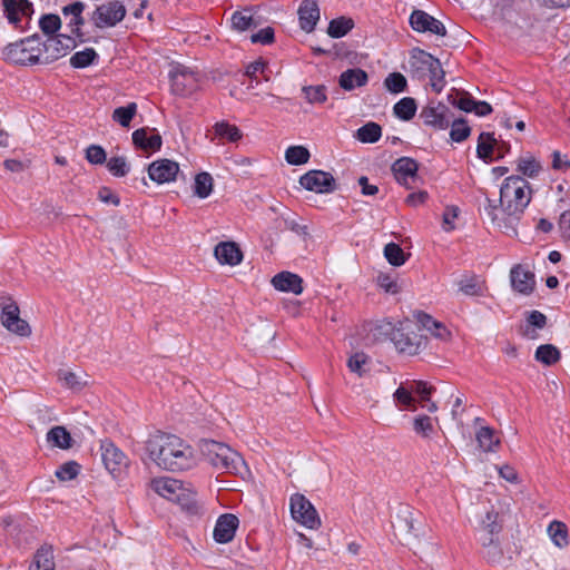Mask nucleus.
Segmentation results:
<instances>
[{
    "label": "nucleus",
    "instance_id": "f257e3e1",
    "mask_svg": "<svg viewBox=\"0 0 570 570\" xmlns=\"http://www.w3.org/2000/svg\"><path fill=\"white\" fill-rule=\"evenodd\" d=\"M530 200L529 183L521 176H510L500 188L499 205L488 200L484 212L493 226L507 234H515L517 225Z\"/></svg>",
    "mask_w": 570,
    "mask_h": 570
},
{
    "label": "nucleus",
    "instance_id": "f03ea898",
    "mask_svg": "<svg viewBox=\"0 0 570 570\" xmlns=\"http://www.w3.org/2000/svg\"><path fill=\"white\" fill-rule=\"evenodd\" d=\"M142 461L171 472L190 470L196 466L197 458L190 444L181 438L156 432L150 434L144 445Z\"/></svg>",
    "mask_w": 570,
    "mask_h": 570
},
{
    "label": "nucleus",
    "instance_id": "7ed1b4c3",
    "mask_svg": "<svg viewBox=\"0 0 570 570\" xmlns=\"http://www.w3.org/2000/svg\"><path fill=\"white\" fill-rule=\"evenodd\" d=\"M198 450L202 458L217 471L236 475L246 472L243 458L226 443L205 439L199 441Z\"/></svg>",
    "mask_w": 570,
    "mask_h": 570
},
{
    "label": "nucleus",
    "instance_id": "20e7f679",
    "mask_svg": "<svg viewBox=\"0 0 570 570\" xmlns=\"http://www.w3.org/2000/svg\"><path fill=\"white\" fill-rule=\"evenodd\" d=\"M410 66L417 78L429 77L430 86L435 92H441L445 86V72L439 59L431 53L414 48L411 51Z\"/></svg>",
    "mask_w": 570,
    "mask_h": 570
},
{
    "label": "nucleus",
    "instance_id": "39448f33",
    "mask_svg": "<svg viewBox=\"0 0 570 570\" xmlns=\"http://www.w3.org/2000/svg\"><path fill=\"white\" fill-rule=\"evenodd\" d=\"M42 52V42L37 36L10 43L3 49L4 59L16 65L36 63Z\"/></svg>",
    "mask_w": 570,
    "mask_h": 570
},
{
    "label": "nucleus",
    "instance_id": "423d86ee",
    "mask_svg": "<svg viewBox=\"0 0 570 570\" xmlns=\"http://www.w3.org/2000/svg\"><path fill=\"white\" fill-rule=\"evenodd\" d=\"M151 489L160 497L180 504L183 508L190 509L193 502V492L186 489L181 481L169 478H156L150 483Z\"/></svg>",
    "mask_w": 570,
    "mask_h": 570
},
{
    "label": "nucleus",
    "instance_id": "0eeeda50",
    "mask_svg": "<svg viewBox=\"0 0 570 570\" xmlns=\"http://www.w3.org/2000/svg\"><path fill=\"white\" fill-rule=\"evenodd\" d=\"M392 341L399 352L407 355H415L426 346V337L409 322L393 331Z\"/></svg>",
    "mask_w": 570,
    "mask_h": 570
},
{
    "label": "nucleus",
    "instance_id": "6e6552de",
    "mask_svg": "<svg viewBox=\"0 0 570 570\" xmlns=\"http://www.w3.org/2000/svg\"><path fill=\"white\" fill-rule=\"evenodd\" d=\"M508 511L509 503L504 499H489L480 515L479 529L482 534H499L502 529V517Z\"/></svg>",
    "mask_w": 570,
    "mask_h": 570
},
{
    "label": "nucleus",
    "instance_id": "1a4fd4ad",
    "mask_svg": "<svg viewBox=\"0 0 570 570\" xmlns=\"http://www.w3.org/2000/svg\"><path fill=\"white\" fill-rule=\"evenodd\" d=\"M289 510L293 520L306 529L317 530L322 524L314 505L301 493H295L291 497Z\"/></svg>",
    "mask_w": 570,
    "mask_h": 570
},
{
    "label": "nucleus",
    "instance_id": "9d476101",
    "mask_svg": "<svg viewBox=\"0 0 570 570\" xmlns=\"http://www.w3.org/2000/svg\"><path fill=\"white\" fill-rule=\"evenodd\" d=\"M125 16V6L118 0H112L96 8L92 13V21L99 29L111 28L122 21Z\"/></svg>",
    "mask_w": 570,
    "mask_h": 570
},
{
    "label": "nucleus",
    "instance_id": "9b49d317",
    "mask_svg": "<svg viewBox=\"0 0 570 570\" xmlns=\"http://www.w3.org/2000/svg\"><path fill=\"white\" fill-rule=\"evenodd\" d=\"M173 91L180 96H189L200 87V77L197 72L177 67L170 73Z\"/></svg>",
    "mask_w": 570,
    "mask_h": 570
},
{
    "label": "nucleus",
    "instance_id": "f8f14e48",
    "mask_svg": "<svg viewBox=\"0 0 570 570\" xmlns=\"http://www.w3.org/2000/svg\"><path fill=\"white\" fill-rule=\"evenodd\" d=\"M1 323L11 333L27 337L31 334V327L20 317V309L14 302H9L2 306Z\"/></svg>",
    "mask_w": 570,
    "mask_h": 570
},
{
    "label": "nucleus",
    "instance_id": "ddd939ff",
    "mask_svg": "<svg viewBox=\"0 0 570 570\" xmlns=\"http://www.w3.org/2000/svg\"><path fill=\"white\" fill-rule=\"evenodd\" d=\"M299 184L317 194L332 193L336 186L334 177L323 170H309L299 178Z\"/></svg>",
    "mask_w": 570,
    "mask_h": 570
},
{
    "label": "nucleus",
    "instance_id": "4468645a",
    "mask_svg": "<svg viewBox=\"0 0 570 570\" xmlns=\"http://www.w3.org/2000/svg\"><path fill=\"white\" fill-rule=\"evenodd\" d=\"M421 118L426 126L443 130L450 126L452 115L445 105L439 102L424 107L421 111Z\"/></svg>",
    "mask_w": 570,
    "mask_h": 570
},
{
    "label": "nucleus",
    "instance_id": "2eb2a0df",
    "mask_svg": "<svg viewBox=\"0 0 570 570\" xmlns=\"http://www.w3.org/2000/svg\"><path fill=\"white\" fill-rule=\"evenodd\" d=\"M410 24L416 32H431L441 37L446 35L444 24L423 10H414L411 13Z\"/></svg>",
    "mask_w": 570,
    "mask_h": 570
},
{
    "label": "nucleus",
    "instance_id": "dca6fc26",
    "mask_svg": "<svg viewBox=\"0 0 570 570\" xmlns=\"http://www.w3.org/2000/svg\"><path fill=\"white\" fill-rule=\"evenodd\" d=\"M149 178L157 184L174 181L179 173L178 163L170 159H157L148 166Z\"/></svg>",
    "mask_w": 570,
    "mask_h": 570
},
{
    "label": "nucleus",
    "instance_id": "f3484780",
    "mask_svg": "<svg viewBox=\"0 0 570 570\" xmlns=\"http://www.w3.org/2000/svg\"><path fill=\"white\" fill-rule=\"evenodd\" d=\"M76 47V40L71 36L57 35L50 36L45 43H42V51L47 55V60H57L66 56L70 50Z\"/></svg>",
    "mask_w": 570,
    "mask_h": 570
},
{
    "label": "nucleus",
    "instance_id": "a211bd4d",
    "mask_svg": "<svg viewBox=\"0 0 570 570\" xmlns=\"http://www.w3.org/2000/svg\"><path fill=\"white\" fill-rule=\"evenodd\" d=\"M482 546V557L490 564H502L505 560H511L512 557L505 558L501 548L498 534H481L480 538Z\"/></svg>",
    "mask_w": 570,
    "mask_h": 570
},
{
    "label": "nucleus",
    "instance_id": "6ab92c4d",
    "mask_svg": "<svg viewBox=\"0 0 570 570\" xmlns=\"http://www.w3.org/2000/svg\"><path fill=\"white\" fill-rule=\"evenodd\" d=\"M510 282L512 288L523 295H529L535 286L534 274L523 265H515L510 271Z\"/></svg>",
    "mask_w": 570,
    "mask_h": 570
},
{
    "label": "nucleus",
    "instance_id": "aec40b11",
    "mask_svg": "<svg viewBox=\"0 0 570 570\" xmlns=\"http://www.w3.org/2000/svg\"><path fill=\"white\" fill-rule=\"evenodd\" d=\"M101 456L106 469L111 473L120 472L127 466L126 455L111 442L101 444Z\"/></svg>",
    "mask_w": 570,
    "mask_h": 570
},
{
    "label": "nucleus",
    "instance_id": "412c9836",
    "mask_svg": "<svg viewBox=\"0 0 570 570\" xmlns=\"http://www.w3.org/2000/svg\"><path fill=\"white\" fill-rule=\"evenodd\" d=\"M237 527L238 519L236 515L230 513L220 515L214 529V539L218 543H227L232 541L234 539Z\"/></svg>",
    "mask_w": 570,
    "mask_h": 570
},
{
    "label": "nucleus",
    "instance_id": "4be33fe9",
    "mask_svg": "<svg viewBox=\"0 0 570 570\" xmlns=\"http://www.w3.org/2000/svg\"><path fill=\"white\" fill-rule=\"evenodd\" d=\"M132 142L145 151H157L163 141L156 129L140 128L132 132Z\"/></svg>",
    "mask_w": 570,
    "mask_h": 570
},
{
    "label": "nucleus",
    "instance_id": "5701e85b",
    "mask_svg": "<svg viewBox=\"0 0 570 570\" xmlns=\"http://www.w3.org/2000/svg\"><path fill=\"white\" fill-rule=\"evenodd\" d=\"M214 255L220 264L236 266L243 261V253L234 242H220L215 246Z\"/></svg>",
    "mask_w": 570,
    "mask_h": 570
},
{
    "label": "nucleus",
    "instance_id": "b1692460",
    "mask_svg": "<svg viewBox=\"0 0 570 570\" xmlns=\"http://www.w3.org/2000/svg\"><path fill=\"white\" fill-rule=\"evenodd\" d=\"M392 170L395 179L400 184L409 187L411 181L416 177L417 164L412 158L403 157L393 164Z\"/></svg>",
    "mask_w": 570,
    "mask_h": 570
},
{
    "label": "nucleus",
    "instance_id": "393cba45",
    "mask_svg": "<svg viewBox=\"0 0 570 570\" xmlns=\"http://www.w3.org/2000/svg\"><path fill=\"white\" fill-rule=\"evenodd\" d=\"M303 279L291 272H281L272 278V285L281 292L299 295L303 292Z\"/></svg>",
    "mask_w": 570,
    "mask_h": 570
},
{
    "label": "nucleus",
    "instance_id": "a878e982",
    "mask_svg": "<svg viewBox=\"0 0 570 570\" xmlns=\"http://www.w3.org/2000/svg\"><path fill=\"white\" fill-rule=\"evenodd\" d=\"M301 28L312 32L320 20V9L315 0H304L298 9Z\"/></svg>",
    "mask_w": 570,
    "mask_h": 570
},
{
    "label": "nucleus",
    "instance_id": "bb28decb",
    "mask_svg": "<svg viewBox=\"0 0 570 570\" xmlns=\"http://www.w3.org/2000/svg\"><path fill=\"white\" fill-rule=\"evenodd\" d=\"M85 10V3L82 1H75L68 6L62 8V14L65 18H69L68 26L71 30V33L80 37V28L83 26L85 20L82 17V12Z\"/></svg>",
    "mask_w": 570,
    "mask_h": 570
},
{
    "label": "nucleus",
    "instance_id": "cd10ccee",
    "mask_svg": "<svg viewBox=\"0 0 570 570\" xmlns=\"http://www.w3.org/2000/svg\"><path fill=\"white\" fill-rule=\"evenodd\" d=\"M547 534L552 544L560 550L568 548L570 544L569 529L562 521H551L547 527Z\"/></svg>",
    "mask_w": 570,
    "mask_h": 570
},
{
    "label": "nucleus",
    "instance_id": "c85d7f7f",
    "mask_svg": "<svg viewBox=\"0 0 570 570\" xmlns=\"http://www.w3.org/2000/svg\"><path fill=\"white\" fill-rule=\"evenodd\" d=\"M367 73L360 68H352L343 71L338 78L341 88L346 91L354 90L367 83Z\"/></svg>",
    "mask_w": 570,
    "mask_h": 570
},
{
    "label": "nucleus",
    "instance_id": "c756f323",
    "mask_svg": "<svg viewBox=\"0 0 570 570\" xmlns=\"http://www.w3.org/2000/svg\"><path fill=\"white\" fill-rule=\"evenodd\" d=\"M58 380L69 390L78 392L88 384V375L83 372H73L70 370H60Z\"/></svg>",
    "mask_w": 570,
    "mask_h": 570
},
{
    "label": "nucleus",
    "instance_id": "7c9ffc66",
    "mask_svg": "<svg viewBox=\"0 0 570 570\" xmlns=\"http://www.w3.org/2000/svg\"><path fill=\"white\" fill-rule=\"evenodd\" d=\"M434 422H438L436 417L419 414L412 421L413 432L423 440H430L435 433Z\"/></svg>",
    "mask_w": 570,
    "mask_h": 570
},
{
    "label": "nucleus",
    "instance_id": "2f4dec72",
    "mask_svg": "<svg viewBox=\"0 0 570 570\" xmlns=\"http://www.w3.org/2000/svg\"><path fill=\"white\" fill-rule=\"evenodd\" d=\"M346 365L352 373L363 377L370 372L371 358L364 352H355L350 355Z\"/></svg>",
    "mask_w": 570,
    "mask_h": 570
},
{
    "label": "nucleus",
    "instance_id": "473e14b6",
    "mask_svg": "<svg viewBox=\"0 0 570 570\" xmlns=\"http://www.w3.org/2000/svg\"><path fill=\"white\" fill-rule=\"evenodd\" d=\"M479 448L484 452H495L500 445V439L494 435V430L482 426L475 434Z\"/></svg>",
    "mask_w": 570,
    "mask_h": 570
},
{
    "label": "nucleus",
    "instance_id": "72a5a7b5",
    "mask_svg": "<svg viewBox=\"0 0 570 570\" xmlns=\"http://www.w3.org/2000/svg\"><path fill=\"white\" fill-rule=\"evenodd\" d=\"M29 570H56L52 549L50 547H41L36 552Z\"/></svg>",
    "mask_w": 570,
    "mask_h": 570
},
{
    "label": "nucleus",
    "instance_id": "f704fd0d",
    "mask_svg": "<svg viewBox=\"0 0 570 570\" xmlns=\"http://www.w3.org/2000/svg\"><path fill=\"white\" fill-rule=\"evenodd\" d=\"M393 399L395 401L396 406L401 411L416 410V400L413 396L411 387H406L403 384H401L393 393Z\"/></svg>",
    "mask_w": 570,
    "mask_h": 570
},
{
    "label": "nucleus",
    "instance_id": "c9c22d12",
    "mask_svg": "<svg viewBox=\"0 0 570 570\" xmlns=\"http://www.w3.org/2000/svg\"><path fill=\"white\" fill-rule=\"evenodd\" d=\"M47 442L59 449H69L71 448V435L63 426H55L49 430L47 433Z\"/></svg>",
    "mask_w": 570,
    "mask_h": 570
},
{
    "label": "nucleus",
    "instance_id": "e433bc0d",
    "mask_svg": "<svg viewBox=\"0 0 570 570\" xmlns=\"http://www.w3.org/2000/svg\"><path fill=\"white\" fill-rule=\"evenodd\" d=\"M382 136V128L379 124L370 121L358 128L355 138L364 144L376 142Z\"/></svg>",
    "mask_w": 570,
    "mask_h": 570
},
{
    "label": "nucleus",
    "instance_id": "4c0bfd02",
    "mask_svg": "<svg viewBox=\"0 0 570 570\" xmlns=\"http://www.w3.org/2000/svg\"><path fill=\"white\" fill-rule=\"evenodd\" d=\"M232 27L234 30L243 32L248 30L252 26H256L252 9L245 8L239 11H235L230 18Z\"/></svg>",
    "mask_w": 570,
    "mask_h": 570
},
{
    "label": "nucleus",
    "instance_id": "58836bf2",
    "mask_svg": "<svg viewBox=\"0 0 570 570\" xmlns=\"http://www.w3.org/2000/svg\"><path fill=\"white\" fill-rule=\"evenodd\" d=\"M214 187V179L210 174L203 171L196 175L194 183V193L199 198H207Z\"/></svg>",
    "mask_w": 570,
    "mask_h": 570
},
{
    "label": "nucleus",
    "instance_id": "ea45409f",
    "mask_svg": "<svg viewBox=\"0 0 570 570\" xmlns=\"http://www.w3.org/2000/svg\"><path fill=\"white\" fill-rule=\"evenodd\" d=\"M394 114L402 120H410L416 112V104L413 98L405 97L394 105Z\"/></svg>",
    "mask_w": 570,
    "mask_h": 570
},
{
    "label": "nucleus",
    "instance_id": "a19ab883",
    "mask_svg": "<svg viewBox=\"0 0 570 570\" xmlns=\"http://www.w3.org/2000/svg\"><path fill=\"white\" fill-rule=\"evenodd\" d=\"M354 26V22L350 18L341 17L337 19H333L327 29V33L332 38H341L344 37Z\"/></svg>",
    "mask_w": 570,
    "mask_h": 570
},
{
    "label": "nucleus",
    "instance_id": "79ce46f5",
    "mask_svg": "<svg viewBox=\"0 0 570 570\" xmlns=\"http://www.w3.org/2000/svg\"><path fill=\"white\" fill-rule=\"evenodd\" d=\"M309 151L304 146H291L285 151V159L291 165H303L309 159Z\"/></svg>",
    "mask_w": 570,
    "mask_h": 570
},
{
    "label": "nucleus",
    "instance_id": "37998d69",
    "mask_svg": "<svg viewBox=\"0 0 570 570\" xmlns=\"http://www.w3.org/2000/svg\"><path fill=\"white\" fill-rule=\"evenodd\" d=\"M137 111V105L130 102L125 107H118L112 112V119L122 127H129V124Z\"/></svg>",
    "mask_w": 570,
    "mask_h": 570
},
{
    "label": "nucleus",
    "instance_id": "c03bdc74",
    "mask_svg": "<svg viewBox=\"0 0 570 570\" xmlns=\"http://www.w3.org/2000/svg\"><path fill=\"white\" fill-rule=\"evenodd\" d=\"M535 358L546 365H551L560 358V352L551 344L541 345L535 351Z\"/></svg>",
    "mask_w": 570,
    "mask_h": 570
},
{
    "label": "nucleus",
    "instance_id": "a18cd8bd",
    "mask_svg": "<svg viewBox=\"0 0 570 570\" xmlns=\"http://www.w3.org/2000/svg\"><path fill=\"white\" fill-rule=\"evenodd\" d=\"M98 57L97 52L92 48H86L82 51H78L70 58V65L75 68H85L91 65Z\"/></svg>",
    "mask_w": 570,
    "mask_h": 570
},
{
    "label": "nucleus",
    "instance_id": "49530a36",
    "mask_svg": "<svg viewBox=\"0 0 570 570\" xmlns=\"http://www.w3.org/2000/svg\"><path fill=\"white\" fill-rule=\"evenodd\" d=\"M384 256L393 266H401L406 262L403 249L395 243H389L385 245Z\"/></svg>",
    "mask_w": 570,
    "mask_h": 570
},
{
    "label": "nucleus",
    "instance_id": "de8ad7c7",
    "mask_svg": "<svg viewBox=\"0 0 570 570\" xmlns=\"http://www.w3.org/2000/svg\"><path fill=\"white\" fill-rule=\"evenodd\" d=\"M303 94L305 99L313 105H321L327 100L326 88L323 85L304 87Z\"/></svg>",
    "mask_w": 570,
    "mask_h": 570
},
{
    "label": "nucleus",
    "instance_id": "09e8293b",
    "mask_svg": "<svg viewBox=\"0 0 570 570\" xmlns=\"http://www.w3.org/2000/svg\"><path fill=\"white\" fill-rule=\"evenodd\" d=\"M450 125H451L450 137L453 141L461 142L470 136L471 129L463 119L453 120L451 118Z\"/></svg>",
    "mask_w": 570,
    "mask_h": 570
},
{
    "label": "nucleus",
    "instance_id": "8fccbe9b",
    "mask_svg": "<svg viewBox=\"0 0 570 570\" xmlns=\"http://www.w3.org/2000/svg\"><path fill=\"white\" fill-rule=\"evenodd\" d=\"M406 85V78L400 72H392L384 80L385 88L392 94L403 92Z\"/></svg>",
    "mask_w": 570,
    "mask_h": 570
},
{
    "label": "nucleus",
    "instance_id": "3c124183",
    "mask_svg": "<svg viewBox=\"0 0 570 570\" xmlns=\"http://www.w3.org/2000/svg\"><path fill=\"white\" fill-rule=\"evenodd\" d=\"M517 170L527 177L533 178L541 170V166L533 157H524L518 160Z\"/></svg>",
    "mask_w": 570,
    "mask_h": 570
},
{
    "label": "nucleus",
    "instance_id": "603ef678",
    "mask_svg": "<svg viewBox=\"0 0 570 570\" xmlns=\"http://www.w3.org/2000/svg\"><path fill=\"white\" fill-rule=\"evenodd\" d=\"M214 130L217 136L227 138L230 141H237L242 138L240 130L236 126L228 122H217L214 126Z\"/></svg>",
    "mask_w": 570,
    "mask_h": 570
},
{
    "label": "nucleus",
    "instance_id": "864d4df0",
    "mask_svg": "<svg viewBox=\"0 0 570 570\" xmlns=\"http://www.w3.org/2000/svg\"><path fill=\"white\" fill-rule=\"evenodd\" d=\"M493 137L488 132H482L479 136L476 153L482 159H488L493 153Z\"/></svg>",
    "mask_w": 570,
    "mask_h": 570
},
{
    "label": "nucleus",
    "instance_id": "5fc2aeb1",
    "mask_svg": "<svg viewBox=\"0 0 570 570\" xmlns=\"http://www.w3.org/2000/svg\"><path fill=\"white\" fill-rule=\"evenodd\" d=\"M107 168L117 177H124L129 171V166L124 157H111L107 161Z\"/></svg>",
    "mask_w": 570,
    "mask_h": 570
},
{
    "label": "nucleus",
    "instance_id": "6e6d98bb",
    "mask_svg": "<svg viewBox=\"0 0 570 570\" xmlns=\"http://www.w3.org/2000/svg\"><path fill=\"white\" fill-rule=\"evenodd\" d=\"M61 27V20L57 14H46L40 19L41 30L50 36H53Z\"/></svg>",
    "mask_w": 570,
    "mask_h": 570
},
{
    "label": "nucleus",
    "instance_id": "4d7b16f0",
    "mask_svg": "<svg viewBox=\"0 0 570 570\" xmlns=\"http://www.w3.org/2000/svg\"><path fill=\"white\" fill-rule=\"evenodd\" d=\"M460 213L459 207L449 205L445 207L442 215V228L444 232H452L455 228L454 220L458 218Z\"/></svg>",
    "mask_w": 570,
    "mask_h": 570
},
{
    "label": "nucleus",
    "instance_id": "13d9d810",
    "mask_svg": "<svg viewBox=\"0 0 570 570\" xmlns=\"http://www.w3.org/2000/svg\"><path fill=\"white\" fill-rule=\"evenodd\" d=\"M79 473V465L76 462H67L62 464L57 471L56 476L60 481H69L77 476Z\"/></svg>",
    "mask_w": 570,
    "mask_h": 570
},
{
    "label": "nucleus",
    "instance_id": "bf43d9fd",
    "mask_svg": "<svg viewBox=\"0 0 570 570\" xmlns=\"http://www.w3.org/2000/svg\"><path fill=\"white\" fill-rule=\"evenodd\" d=\"M86 158L90 164L101 165L106 161V151L98 145H91L86 150Z\"/></svg>",
    "mask_w": 570,
    "mask_h": 570
},
{
    "label": "nucleus",
    "instance_id": "052dcab7",
    "mask_svg": "<svg viewBox=\"0 0 570 570\" xmlns=\"http://www.w3.org/2000/svg\"><path fill=\"white\" fill-rule=\"evenodd\" d=\"M459 289L468 296H476L481 294V286L473 277L461 279L459 282Z\"/></svg>",
    "mask_w": 570,
    "mask_h": 570
},
{
    "label": "nucleus",
    "instance_id": "680f3d73",
    "mask_svg": "<svg viewBox=\"0 0 570 570\" xmlns=\"http://www.w3.org/2000/svg\"><path fill=\"white\" fill-rule=\"evenodd\" d=\"M250 41L253 43L259 42L263 45L272 43L274 41V29L271 27H266V28L259 30L258 32L253 33L250 36Z\"/></svg>",
    "mask_w": 570,
    "mask_h": 570
},
{
    "label": "nucleus",
    "instance_id": "e2e57ef3",
    "mask_svg": "<svg viewBox=\"0 0 570 570\" xmlns=\"http://www.w3.org/2000/svg\"><path fill=\"white\" fill-rule=\"evenodd\" d=\"M410 387L412 393H416L420 396L421 401L430 402V395L433 387L430 386L426 382L416 381Z\"/></svg>",
    "mask_w": 570,
    "mask_h": 570
},
{
    "label": "nucleus",
    "instance_id": "0e129e2a",
    "mask_svg": "<svg viewBox=\"0 0 570 570\" xmlns=\"http://www.w3.org/2000/svg\"><path fill=\"white\" fill-rule=\"evenodd\" d=\"M2 3L8 20L17 24L20 21L21 13L17 8L18 6H16V0H2Z\"/></svg>",
    "mask_w": 570,
    "mask_h": 570
},
{
    "label": "nucleus",
    "instance_id": "69168bd1",
    "mask_svg": "<svg viewBox=\"0 0 570 570\" xmlns=\"http://www.w3.org/2000/svg\"><path fill=\"white\" fill-rule=\"evenodd\" d=\"M498 472H499V475L509 483L518 484L520 482L519 474H518L517 470L509 464L499 466Z\"/></svg>",
    "mask_w": 570,
    "mask_h": 570
},
{
    "label": "nucleus",
    "instance_id": "338daca9",
    "mask_svg": "<svg viewBox=\"0 0 570 570\" xmlns=\"http://www.w3.org/2000/svg\"><path fill=\"white\" fill-rule=\"evenodd\" d=\"M416 321H417V324H414V326H416L417 331H419V327H422L430 333L435 328L436 324L439 323L432 316H430L425 313H419L416 315Z\"/></svg>",
    "mask_w": 570,
    "mask_h": 570
},
{
    "label": "nucleus",
    "instance_id": "774afa93",
    "mask_svg": "<svg viewBox=\"0 0 570 570\" xmlns=\"http://www.w3.org/2000/svg\"><path fill=\"white\" fill-rule=\"evenodd\" d=\"M476 100L472 99L470 96H463L460 99L452 100V104L456 106L459 109L465 112H472L474 110Z\"/></svg>",
    "mask_w": 570,
    "mask_h": 570
}]
</instances>
